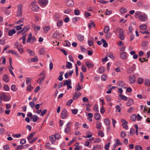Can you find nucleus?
<instances>
[{
	"label": "nucleus",
	"mask_w": 150,
	"mask_h": 150,
	"mask_svg": "<svg viewBox=\"0 0 150 150\" xmlns=\"http://www.w3.org/2000/svg\"><path fill=\"white\" fill-rule=\"evenodd\" d=\"M18 9L17 12L16 16L18 17H21L22 16V11L23 6L21 4H19L17 6Z\"/></svg>",
	"instance_id": "f257e3e1"
},
{
	"label": "nucleus",
	"mask_w": 150,
	"mask_h": 150,
	"mask_svg": "<svg viewBox=\"0 0 150 150\" xmlns=\"http://www.w3.org/2000/svg\"><path fill=\"white\" fill-rule=\"evenodd\" d=\"M69 116L68 112L66 109H64L62 111L61 117L62 119H65Z\"/></svg>",
	"instance_id": "f03ea898"
},
{
	"label": "nucleus",
	"mask_w": 150,
	"mask_h": 150,
	"mask_svg": "<svg viewBox=\"0 0 150 150\" xmlns=\"http://www.w3.org/2000/svg\"><path fill=\"white\" fill-rule=\"evenodd\" d=\"M32 40L31 43H33L36 41V38L35 37H32V34L30 33L28 35V39L27 40V43L30 42Z\"/></svg>",
	"instance_id": "7ed1b4c3"
},
{
	"label": "nucleus",
	"mask_w": 150,
	"mask_h": 150,
	"mask_svg": "<svg viewBox=\"0 0 150 150\" xmlns=\"http://www.w3.org/2000/svg\"><path fill=\"white\" fill-rule=\"evenodd\" d=\"M119 35L118 36V38L122 40H124L125 39V35L123 33V29L122 28H120L119 32Z\"/></svg>",
	"instance_id": "20e7f679"
},
{
	"label": "nucleus",
	"mask_w": 150,
	"mask_h": 150,
	"mask_svg": "<svg viewBox=\"0 0 150 150\" xmlns=\"http://www.w3.org/2000/svg\"><path fill=\"white\" fill-rule=\"evenodd\" d=\"M0 98L5 101H8L10 99V98L8 97L4 93H1L0 95Z\"/></svg>",
	"instance_id": "39448f33"
},
{
	"label": "nucleus",
	"mask_w": 150,
	"mask_h": 150,
	"mask_svg": "<svg viewBox=\"0 0 150 150\" xmlns=\"http://www.w3.org/2000/svg\"><path fill=\"white\" fill-rule=\"evenodd\" d=\"M71 83V80L69 79L68 80H66L64 83V86L67 85V86L68 89H71L72 88L71 86L70 85Z\"/></svg>",
	"instance_id": "423d86ee"
},
{
	"label": "nucleus",
	"mask_w": 150,
	"mask_h": 150,
	"mask_svg": "<svg viewBox=\"0 0 150 150\" xmlns=\"http://www.w3.org/2000/svg\"><path fill=\"white\" fill-rule=\"evenodd\" d=\"M139 20L143 21H145L148 19V17L145 14H142L139 18Z\"/></svg>",
	"instance_id": "0eeeda50"
},
{
	"label": "nucleus",
	"mask_w": 150,
	"mask_h": 150,
	"mask_svg": "<svg viewBox=\"0 0 150 150\" xmlns=\"http://www.w3.org/2000/svg\"><path fill=\"white\" fill-rule=\"evenodd\" d=\"M121 122L122 123V125L123 127L126 129H127L128 127L127 124L128 123L125 120L122 119L121 120Z\"/></svg>",
	"instance_id": "6e6552de"
},
{
	"label": "nucleus",
	"mask_w": 150,
	"mask_h": 150,
	"mask_svg": "<svg viewBox=\"0 0 150 150\" xmlns=\"http://www.w3.org/2000/svg\"><path fill=\"white\" fill-rule=\"evenodd\" d=\"M120 58L123 59H125L127 57V54L126 52H121L120 54Z\"/></svg>",
	"instance_id": "1a4fd4ad"
},
{
	"label": "nucleus",
	"mask_w": 150,
	"mask_h": 150,
	"mask_svg": "<svg viewBox=\"0 0 150 150\" xmlns=\"http://www.w3.org/2000/svg\"><path fill=\"white\" fill-rule=\"evenodd\" d=\"M85 64L87 67L88 68H92L94 66V64L92 62H90L88 61L86 62Z\"/></svg>",
	"instance_id": "9d476101"
},
{
	"label": "nucleus",
	"mask_w": 150,
	"mask_h": 150,
	"mask_svg": "<svg viewBox=\"0 0 150 150\" xmlns=\"http://www.w3.org/2000/svg\"><path fill=\"white\" fill-rule=\"evenodd\" d=\"M66 4L68 7H70L74 5V3L72 0H68L67 1Z\"/></svg>",
	"instance_id": "9b49d317"
},
{
	"label": "nucleus",
	"mask_w": 150,
	"mask_h": 150,
	"mask_svg": "<svg viewBox=\"0 0 150 150\" xmlns=\"http://www.w3.org/2000/svg\"><path fill=\"white\" fill-rule=\"evenodd\" d=\"M129 80L130 83H134L135 81V78L134 76L131 75L129 77Z\"/></svg>",
	"instance_id": "f8f14e48"
},
{
	"label": "nucleus",
	"mask_w": 150,
	"mask_h": 150,
	"mask_svg": "<svg viewBox=\"0 0 150 150\" xmlns=\"http://www.w3.org/2000/svg\"><path fill=\"white\" fill-rule=\"evenodd\" d=\"M38 3L42 6H46L48 2V0H39Z\"/></svg>",
	"instance_id": "ddd939ff"
},
{
	"label": "nucleus",
	"mask_w": 150,
	"mask_h": 150,
	"mask_svg": "<svg viewBox=\"0 0 150 150\" xmlns=\"http://www.w3.org/2000/svg\"><path fill=\"white\" fill-rule=\"evenodd\" d=\"M39 9V6L36 4L33 5L31 8V9L34 12H37Z\"/></svg>",
	"instance_id": "4468645a"
},
{
	"label": "nucleus",
	"mask_w": 150,
	"mask_h": 150,
	"mask_svg": "<svg viewBox=\"0 0 150 150\" xmlns=\"http://www.w3.org/2000/svg\"><path fill=\"white\" fill-rule=\"evenodd\" d=\"M117 85L120 87H123L125 86V84L124 82L120 81L117 82Z\"/></svg>",
	"instance_id": "2eb2a0df"
},
{
	"label": "nucleus",
	"mask_w": 150,
	"mask_h": 150,
	"mask_svg": "<svg viewBox=\"0 0 150 150\" xmlns=\"http://www.w3.org/2000/svg\"><path fill=\"white\" fill-rule=\"evenodd\" d=\"M81 95V94L80 93H78L77 92H75L74 95L73 96V99L74 100L76 99Z\"/></svg>",
	"instance_id": "dca6fc26"
},
{
	"label": "nucleus",
	"mask_w": 150,
	"mask_h": 150,
	"mask_svg": "<svg viewBox=\"0 0 150 150\" xmlns=\"http://www.w3.org/2000/svg\"><path fill=\"white\" fill-rule=\"evenodd\" d=\"M30 28L29 26H26L24 27L23 30L21 31V32H22V34H24L26 32L28 31Z\"/></svg>",
	"instance_id": "f3484780"
},
{
	"label": "nucleus",
	"mask_w": 150,
	"mask_h": 150,
	"mask_svg": "<svg viewBox=\"0 0 150 150\" xmlns=\"http://www.w3.org/2000/svg\"><path fill=\"white\" fill-rule=\"evenodd\" d=\"M93 40L94 39L92 37L90 39L88 40V43L89 46H91L93 45Z\"/></svg>",
	"instance_id": "a211bd4d"
},
{
	"label": "nucleus",
	"mask_w": 150,
	"mask_h": 150,
	"mask_svg": "<svg viewBox=\"0 0 150 150\" xmlns=\"http://www.w3.org/2000/svg\"><path fill=\"white\" fill-rule=\"evenodd\" d=\"M102 124L101 123L100 121L97 122L96 125V128L98 129H100L102 128Z\"/></svg>",
	"instance_id": "6ab92c4d"
},
{
	"label": "nucleus",
	"mask_w": 150,
	"mask_h": 150,
	"mask_svg": "<svg viewBox=\"0 0 150 150\" xmlns=\"http://www.w3.org/2000/svg\"><path fill=\"white\" fill-rule=\"evenodd\" d=\"M134 101L132 99H130L128 100L126 103V105L128 106H131L133 103Z\"/></svg>",
	"instance_id": "aec40b11"
},
{
	"label": "nucleus",
	"mask_w": 150,
	"mask_h": 150,
	"mask_svg": "<svg viewBox=\"0 0 150 150\" xmlns=\"http://www.w3.org/2000/svg\"><path fill=\"white\" fill-rule=\"evenodd\" d=\"M142 14V12L139 11H137L135 12L134 16L136 18H139Z\"/></svg>",
	"instance_id": "412c9836"
},
{
	"label": "nucleus",
	"mask_w": 150,
	"mask_h": 150,
	"mask_svg": "<svg viewBox=\"0 0 150 150\" xmlns=\"http://www.w3.org/2000/svg\"><path fill=\"white\" fill-rule=\"evenodd\" d=\"M94 117L96 120H99L100 119V115L99 113H96L94 115Z\"/></svg>",
	"instance_id": "4be33fe9"
},
{
	"label": "nucleus",
	"mask_w": 150,
	"mask_h": 150,
	"mask_svg": "<svg viewBox=\"0 0 150 150\" xmlns=\"http://www.w3.org/2000/svg\"><path fill=\"white\" fill-rule=\"evenodd\" d=\"M139 28L140 29L144 30L147 28V26L145 24H142L139 26Z\"/></svg>",
	"instance_id": "5701e85b"
},
{
	"label": "nucleus",
	"mask_w": 150,
	"mask_h": 150,
	"mask_svg": "<svg viewBox=\"0 0 150 150\" xmlns=\"http://www.w3.org/2000/svg\"><path fill=\"white\" fill-rule=\"evenodd\" d=\"M127 11V9L124 8H121L120 10V13L122 14H124Z\"/></svg>",
	"instance_id": "b1692460"
},
{
	"label": "nucleus",
	"mask_w": 150,
	"mask_h": 150,
	"mask_svg": "<svg viewBox=\"0 0 150 150\" xmlns=\"http://www.w3.org/2000/svg\"><path fill=\"white\" fill-rule=\"evenodd\" d=\"M101 41L103 43V47H106L108 46V44L106 42V41L104 39H101Z\"/></svg>",
	"instance_id": "393cba45"
},
{
	"label": "nucleus",
	"mask_w": 150,
	"mask_h": 150,
	"mask_svg": "<svg viewBox=\"0 0 150 150\" xmlns=\"http://www.w3.org/2000/svg\"><path fill=\"white\" fill-rule=\"evenodd\" d=\"M3 80L5 82H8V77L6 74H5L4 75L3 78Z\"/></svg>",
	"instance_id": "a878e982"
},
{
	"label": "nucleus",
	"mask_w": 150,
	"mask_h": 150,
	"mask_svg": "<svg viewBox=\"0 0 150 150\" xmlns=\"http://www.w3.org/2000/svg\"><path fill=\"white\" fill-rule=\"evenodd\" d=\"M35 132H33L31 133L29 136L28 137L27 139L28 140H31L33 137V136L35 134Z\"/></svg>",
	"instance_id": "bb28decb"
},
{
	"label": "nucleus",
	"mask_w": 150,
	"mask_h": 150,
	"mask_svg": "<svg viewBox=\"0 0 150 150\" xmlns=\"http://www.w3.org/2000/svg\"><path fill=\"white\" fill-rule=\"evenodd\" d=\"M16 31L14 29H12L11 30H10L8 32V35L10 36H12L15 33Z\"/></svg>",
	"instance_id": "cd10ccee"
},
{
	"label": "nucleus",
	"mask_w": 150,
	"mask_h": 150,
	"mask_svg": "<svg viewBox=\"0 0 150 150\" xmlns=\"http://www.w3.org/2000/svg\"><path fill=\"white\" fill-rule=\"evenodd\" d=\"M71 132V129L70 127H67L64 129V132L66 134L69 133Z\"/></svg>",
	"instance_id": "c85d7f7f"
},
{
	"label": "nucleus",
	"mask_w": 150,
	"mask_h": 150,
	"mask_svg": "<svg viewBox=\"0 0 150 150\" xmlns=\"http://www.w3.org/2000/svg\"><path fill=\"white\" fill-rule=\"evenodd\" d=\"M82 88L83 87H81V86H80L79 83H78V85L76 86L75 87V89L76 91H78L82 89Z\"/></svg>",
	"instance_id": "c756f323"
},
{
	"label": "nucleus",
	"mask_w": 150,
	"mask_h": 150,
	"mask_svg": "<svg viewBox=\"0 0 150 150\" xmlns=\"http://www.w3.org/2000/svg\"><path fill=\"white\" fill-rule=\"evenodd\" d=\"M110 30V28L109 26H106L104 29V31L105 33H107Z\"/></svg>",
	"instance_id": "7c9ffc66"
},
{
	"label": "nucleus",
	"mask_w": 150,
	"mask_h": 150,
	"mask_svg": "<svg viewBox=\"0 0 150 150\" xmlns=\"http://www.w3.org/2000/svg\"><path fill=\"white\" fill-rule=\"evenodd\" d=\"M78 38V40L80 41H82L84 40V37L81 35H77Z\"/></svg>",
	"instance_id": "2f4dec72"
},
{
	"label": "nucleus",
	"mask_w": 150,
	"mask_h": 150,
	"mask_svg": "<svg viewBox=\"0 0 150 150\" xmlns=\"http://www.w3.org/2000/svg\"><path fill=\"white\" fill-rule=\"evenodd\" d=\"M55 138L54 136H51L50 137V140L52 144H53L55 141Z\"/></svg>",
	"instance_id": "473e14b6"
},
{
	"label": "nucleus",
	"mask_w": 150,
	"mask_h": 150,
	"mask_svg": "<svg viewBox=\"0 0 150 150\" xmlns=\"http://www.w3.org/2000/svg\"><path fill=\"white\" fill-rule=\"evenodd\" d=\"M104 122L106 125H109L110 123V121L107 118H105L104 119Z\"/></svg>",
	"instance_id": "72a5a7b5"
},
{
	"label": "nucleus",
	"mask_w": 150,
	"mask_h": 150,
	"mask_svg": "<svg viewBox=\"0 0 150 150\" xmlns=\"http://www.w3.org/2000/svg\"><path fill=\"white\" fill-rule=\"evenodd\" d=\"M119 96L120 97L121 99L123 100H127V98L122 94H120L119 95Z\"/></svg>",
	"instance_id": "f704fd0d"
},
{
	"label": "nucleus",
	"mask_w": 150,
	"mask_h": 150,
	"mask_svg": "<svg viewBox=\"0 0 150 150\" xmlns=\"http://www.w3.org/2000/svg\"><path fill=\"white\" fill-rule=\"evenodd\" d=\"M145 85L147 86H150V80L146 79L145 81Z\"/></svg>",
	"instance_id": "c9c22d12"
},
{
	"label": "nucleus",
	"mask_w": 150,
	"mask_h": 150,
	"mask_svg": "<svg viewBox=\"0 0 150 150\" xmlns=\"http://www.w3.org/2000/svg\"><path fill=\"white\" fill-rule=\"evenodd\" d=\"M50 27L49 26H47L44 27L43 28V29L44 31V32L45 33H46L48 30L50 29Z\"/></svg>",
	"instance_id": "e433bc0d"
},
{
	"label": "nucleus",
	"mask_w": 150,
	"mask_h": 150,
	"mask_svg": "<svg viewBox=\"0 0 150 150\" xmlns=\"http://www.w3.org/2000/svg\"><path fill=\"white\" fill-rule=\"evenodd\" d=\"M39 53L40 55L44 54L45 53L44 49L43 48L40 49L39 51Z\"/></svg>",
	"instance_id": "4c0bfd02"
},
{
	"label": "nucleus",
	"mask_w": 150,
	"mask_h": 150,
	"mask_svg": "<svg viewBox=\"0 0 150 150\" xmlns=\"http://www.w3.org/2000/svg\"><path fill=\"white\" fill-rule=\"evenodd\" d=\"M93 26L95 27V24L93 21H91V23H89L88 24V27H89V29H91Z\"/></svg>",
	"instance_id": "58836bf2"
},
{
	"label": "nucleus",
	"mask_w": 150,
	"mask_h": 150,
	"mask_svg": "<svg viewBox=\"0 0 150 150\" xmlns=\"http://www.w3.org/2000/svg\"><path fill=\"white\" fill-rule=\"evenodd\" d=\"M148 41H144L142 42V47H145L147 46L148 44Z\"/></svg>",
	"instance_id": "ea45409f"
},
{
	"label": "nucleus",
	"mask_w": 150,
	"mask_h": 150,
	"mask_svg": "<svg viewBox=\"0 0 150 150\" xmlns=\"http://www.w3.org/2000/svg\"><path fill=\"white\" fill-rule=\"evenodd\" d=\"M33 89V87L31 85V83H30V85L27 87V90L29 91H31Z\"/></svg>",
	"instance_id": "a19ab883"
},
{
	"label": "nucleus",
	"mask_w": 150,
	"mask_h": 150,
	"mask_svg": "<svg viewBox=\"0 0 150 150\" xmlns=\"http://www.w3.org/2000/svg\"><path fill=\"white\" fill-rule=\"evenodd\" d=\"M63 21L62 20H59L57 23V25L58 27H60L62 25Z\"/></svg>",
	"instance_id": "79ce46f5"
},
{
	"label": "nucleus",
	"mask_w": 150,
	"mask_h": 150,
	"mask_svg": "<svg viewBox=\"0 0 150 150\" xmlns=\"http://www.w3.org/2000/svg\"><path fill=\"white\" fill-rule=\"evenodd\" d=\"M31 60L32 62H37L38 61V59L37 57L35 56L34 58H32L31 59Z\"/></svg>",
	"instance_id": "37998d69"
},
{
	"label": "nucleus",
	"mask_w": 150,
	"mask_h": 150,
	"mask_svg": "<svg viewBox=\"0 0 150 150\" xmlns=\"http://www.w3.org/2000/svg\"><path fill=\"white\" fill-rule=\"evenodd\" d=\"M55 139H59L61 138L60 134L59 133H57L54 135Z\"/></svg>",
	"instance_id": "c03bdc74"
},
{
	"label": "nucleus",
	"mask_w": 150,
	"mask_h": 150,
	"mask_svg": "<svg viewBox=\"0 0 150 150\" xmlns=\"http://www.w3.org/2000/svg\"><path fill=\"white\" fill-rule=\"evenodd\" d=\"M28 52L30 54V55L31 56H34L35 54L34 52L30 49H28L27 50Z\"/></svg>",
	"instance_id": "a18cd8bd"
},
{
	"label": "nucleus",
	"mask_w": 150,
	"mask_h": 150,
	"mask_svg": "<svg viewBox=\"0 0 150 150\" xmlns=\"http://www.w3.org/2000/svg\"><path fill=\"white\" fill-rule=\"evenodd\" d=\"M11 89L14 91H16L17 90V88H16V86L14 85H12Z\"/></svg>",
	"instance_id": "49530a36"
},
{
	"label": "nucleus",
	"mask_w": 150,
	"mask_h": 150,
	"mask_svg": "<svg viewBox=\"0 0 150 150\" xmlns=\"http://www.w3.org/2000/svg\"><path fill=\"white\" fill-rule=\"evenodd\" d=\"M54 36L58 38L60 37V33L58 32H56L54 33Z\"/></svg>",
	"instance_id": "de8ad7c7"
},
{
	"label": "nucleus",
	"mask_w": 150,
	"mask_h": 150,
	"mask_svg": "<svg viewBox=\"0 0 150 150\" xmlns=\"http://www.w3.org/2000/svg\"><path fill=\"white\" fill-rule=\"evenodd\" d=\"M66 67L68 69H71L72 67V64L70 62H67V64L66 65Z\"/></svg>",
	"instance_id": "09e8293b"
},
{
	"label": "nucleus",
	"mask_w": 150,
	"mask_h": 150,
	"mask_svg": "<svg viewBox=\"0 0 150 150\" xmlns=\"http://www.w3.org/2000/svg\"><path fill=\"white\" fill-rule=\"evenodd\" d=\"M105 71L104 68L103 67H101L99 69V72L100 74L103 73Z\"/></svg>",
	"instance_id": "8fccbe9b"
},
{
	"label": "nucleus",
	"mask_w": 150,
	"mask_h": 150,
	"mask_svg": "<svg viewBox=\"0 0 150 150\" xmlns=\"http://www.w3.org/2000/svg\"><path fill=\"white\" fill-rule=\"evenodd\" d=\"M126 136V133L124 131H122L121 133L120 136L123 138H124Z\"/></svg>",
	"instance_id": "3c124183"
},
{
	"label": "nucleus",
	"mask_w": 150,
	"mask_h": 150,
	"mask_svg": "<svg viewBox=\"0 0 150 150\" xmlns=\"http://www.w3.org/2000/svg\"><path fill=\"white\" fill-rule=\"evenodd\" d=\"M81 69L84 72L86 71V69L84 65L83 64L81 65Z\"/></svg>",
	"instance_id": "603ef678"
},
{
	"label": "nucleus",
	"mask_w": 150,
	"mask_h": 150,
	"mask_svg": "<svg viewBox=\"0 0 150 150\" xmlns=\"http://www.w3.org/2000/svg\"><path fill=\"white\" fill-rule=\"evenodd\" d=\"M93 110L96 112H99V110L98 109V106L97 105H94L93 107Z\"/></svg>",
	"instance_id": "864d4df0"
},
{
	"label": "nucleus",
	"mask_w": 150,
	"mask_h": 150,
	"mask_svg": "<svg viewBox=\"0 0 150 150\" xmlns=\"http://www.w3.org/2000/svg\"><path fill=\"white\" fill-rule=\"evenodd\" d=\"M33 28L35 30V31H36V30H39L40 29V26H37L36 25H34Z\"/></svg>",
	"instance_id": "5fc2aeb1"
},
{
	"label": "nucleus",
	"mask_w": 150,
	"mask_h": 150,
	"mask_svg": "<svg viewBox=\"0 0 150 150\" xmlns=\"http://www.w3.org/2000/svg\"><path fill=\"white\" fill-rule=\"evenodd\" d=\"M136 118V116L135 115H133L131 117V120L133 121H135Z\"/></svg>",
	"instance_id": "6e6d98bb"
},
{
	"label": "nucleus",
	"mask_w": 150,
	"mask_h": 150,
	"mask_svg": "<svg viewBox=\"0 0 150 150\" xmlns=\"http://www.w3.org/2000/svg\"><path fill=\"white\" fill-rule=\"evenodd\" d=\"M74 13L76 15H79L80 14L79 10L78 9H75L74 11Z\"/></svg>",
	"instance_id": "4d7b16f0"
},
{
	"label": "nucleus",
	"mask_w": 150,
	"mask_h": 150,
	"mask_svg": "<svg viewBox=\"0 0 150 150\" xmlns=\"http://www.w3.org/2000/svg\"><path fill=\"white\" fill-rule=\"evenodd\" d=\"M136 150H142V147L139 145H136L135 146Z\"/></svg>",
	"instance_id": "13d9d810"
},
{
	"label": "nucleus",
	"mask_w": 150,
	"mask_h": 150,
	"mask_svg": "<svg viewBox=\"0 0 150 150\" xmlns=\"http://www.w3.org/2000/svg\"><path fill=\"white\" fill-rule=\"evenodd\" d=\"M143 79L141 78H139L138 79V83L139 84H141L142 83Z\"/></svg>",
	"instance_id": "bf43d9fd"
},
{
	"label": "nucleus",
	"mask_w": 150,
	"mask_h": 150,
	"mask_svg": "<svg viewBox=\"0 0 150 150\" xmlns=\"http://www.w3.org/2000/svg\"><path fill=\"white\" fill-rule=\"evenodd\" d=\"M26 84H28V83H30L31 81V79L30 78L26 77Z\"/></svg>",
	"instance_id": "052dcab7"
},
{
	"label": "nucleus",
	"mask_w": 150,
	"mask_h": 150,
	"mask_svg": "<svg viewBox=\"0 0 150 150\" xmlns=\"http://www.w3.org/2000/svg\"><path fill=\"white\" fill-rule=\"evenodd\" d=\"M98 135L100 136L101 137H103L104 136L103 133L102 132L101 130L99 131L98 132Z\"/></svg>",
	"instance_id": "680f3d73"
},
{
	"label": "nucleus",
	"mask_w": 150,
	"mask_h": 150,
	"mask_svg": "<svg viewBox=\"0 0 150 150\" xmlns=\"http://www.w3.org/2000/svg\"><path fill=\"white\" fill-rule=\"evenodd\" d=\"M33 117H34L33 120V122H36L38 119V116L36 115H33Z\"/></svg>",
	"instance_id": "e2e57ef3"
},
{
	"label": "nucleus",
	"mask_w": 150,
	"mask_h": 150,
	"mask_svg": "<svg viewBox=\"0 0 150 150\" xmlns=\"http://www.w3.org/2000/svg\"><path fill=\"white\" fill-rule=\"evenodd\" d=\"M135 132V129L132 128L130 129V134L131 135H133Z\"/></svg>",
	"instance_id": "0e129e2a"
},
{
	"label": "nucleus",
	"mask_w": 150,
	"mask_h": 150,
	"mask_svg": "<svg viewBox=\"0 0 150 150\" xmlns=\"http://www.w3.org/2000/svg\"><path fill=\"white\" fill-rule=\"evenodd\" d=\"M107 76L105 74H103L101 76V79L103 81H105L107 79Z\"/></svg>",
	"instance_id": "69168bd1"
},
{
	"label": "nucleus",
	"mask_w": 150,
	"mask_h": 150,
	"mask_svg": "<svg viewBox=\"0 0 150 150\" xmlns=\"http://www.w3.org/2000/svg\"><path fill=\"white\" fill-rule=\"evenodd\" d=\"M4 150H8L9 149V146L8 145H5L3 147Z\"/></svg>",
	"instance_id": "338daca9"
},
{
	"label": "nucleus",
	"mask_w": 150,
	"mask_h": 150,
	"mask_svg": "<svg viewBox=\"0 0 150 150\" xmlns=\"http://www.w3.org/2000/svg\"><path fill=\"white\" fill-rule=\"evenodd\" d=\"M64 44L65 45V46L67 47H69L71 45L69 41L66 40L65 41V43Z\"/></svg>",
	"instance_id": "774afa93"
}]
</instances>
